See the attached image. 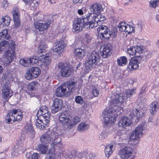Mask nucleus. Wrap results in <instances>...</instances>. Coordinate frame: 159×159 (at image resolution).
Returning <instances> with one entry per match:
<instances>
[{"label": "nucleus", "instance_id": "2", "mask_svg": "<svg viewBox=\"0 0 159 159\" xmlns=\"http://www.w3.org/2000/svg\"><path fill=\"white\" fill-rule=\"evenodd\" d=\"M40 140L43 144L50 143L51 149L54 151L60 144L61 138L58 134L52 130H49L42 135Z\"/></svg>", "mask_w": 159, "mask_h": 159}, {"label": "nucleus", "instance_id": "19", "mask_svg": "<svg viewBox=\"0 0 159 159\" xmlns=\"http://www.w3.org/2000/svg\"><path fill=\"white\" fill-rule=\"evenodd\" d=\"M141 60V58L139 57L132 58L128 66V68L130 70L136 69L139 67V64Z\"/></svg>", "mask_w": 159, "mask_h": 159}, {"label": "nucleus", "instance_id": "60", "mask_svg": "<svg viewBox=\"0 0 159 159\" xmlns=\"http://www.w3.org/2000/svg\"><path fill=\"white\" fill-rule=\"evenodd\" d=\"M3 26L2 24V17L0 18V27H2Z\"/></svg>", "mask_w": 159, "mask_h": 159}, {"label": "nucleus", "instance_id": "44", "mask_svg": "<svg viewBox=\"0 0 159 159\" xmlns=\"http://www.w3.org/2000/svg\"><path fill=\"white\" fill-rule=\"evenodd\" d=\"M127 25L125 22H121L119 23L118 26L119 30L121 32H125Z\"/></svg>", "mask_w": 159, "mask_h": 159}, {"label": "nucleus", "instance_id": "50", "mask_svg": "<svg viewBox=\"0 0 159 159\" xmlns=\"http://www.w3.org/2000/svg\"><path fill=\"white\" fill-rule=\"evenodd\" d=\"M107 133L105 131H103L99 136V138L101 140H102L107 137Z\"/></svg>", "mask_w": 159, "mask_h": 159}, {"label": "nucleus", "instance_id": "48", "mask_svg": "<svg viewBox=\"0 0 159 159\" xmlns=\"http://www.w3.org/2000/svg\"><path fill=\"white\" fill-rule=\"evenodd\" d=\"M75 100L76 103L82 105L84 102L83 98L80 96H78L75 97Z\"/></svg>", "mask_w": 159, "mask_h": 159}, {"label": "nucleus", "instance_id": "55", "mask_svg": "<svg viewBox=\"0 0 159 159\" xmlns=\"http://www.w3.org/2000/svg\"><path fill=\"white\" fill-rule=\"evenodd\" d=\"M28 5L33 7L34 6L37 7L38 6L39 4H38V2H36V1H32L31 0L30 1H29V3Z\"/></svg>", "mask_w": 159, "mask_h": 159}, {"label": "nucleus", "instance_id": "52", "mask_svg": "<svg viewBox=\"0 0 159 159\" xmlns=\"http://www.w3.org/2000/svg\"><path fill=\"white\" fill-rule=\"evenodd\" d=\"M91 93L93 95L94 97H97L99 93L98 91L95 87L93 88V89L91 91Z\"/></svg>", "mask_w": 159, "mask_h": 159}, {"label": "nucleus", "instance_id": "3", "mask_svg": "<svg viewBox=\"0 0 159 159\" xmlns=\"http://www.w3.org/2000/svg\"><path fill=\"white\" fill-rule=\"evenodd\" d=\"M97 31L100 38L102 40L108 39L111 36L115 38L117 33L116 29L113 28L111 31L109 28L104 25H100Z\"/></svg>", "mask_w": 159, "mask_h": 159}, {"label": "nucleus", "instance_id": "62", "mask_svg": "<svg viewBox=\"0 0 159 159\" xmlns=\"http://www.w3.org/2000/svg\"><path fill=\"white\" fill-rule=\"evenodd\" d=\"M23 1L26 4H29V1L28 0H23Z\"/></svg>", "mask_w": 159, "mask_h": 159}, {"label": "nucleus", "instance_id": "12", "mask_svg": "<svg viewBox=\"0 0 159 159\" xmlns=\"http://www.w3.org/2000/svg\"><path fill=\"white\" fill-rule=\"evenodd\" d=\"M40 73V69L37 67H33L27 72L25 78L27 80H30L37 77Z\"/></svg>", "mask_w": 159, "mask_h": 159}, {"label": "nucleus", "instance_id": "9", "mask_svg": "<svg viewBox=\"0 0 159 159\" xmlns=\"http://www.w3.org/2000/svg\"><path fill=\"white\" fill-rule=\"evenodd\" d=\"M81 120L80 118L78 116L71 117L62 124V126L64 130H69L72 129L76 124Z\"/></svg>", "mask_w": 159, "mask_h": 159}, {"label": "nucleus", "instance_id": "54", "mask_svg": "<svg viewBox=\"0 0 159 159\" xmlns=\"http://www.w3.org/2000/svg\"><path fill=\"white\" fill-rule=\"evenodd\" d=\"M146 88L144 87H143L141 90L140 93L139 95V97L140 98H141L143 97L144 95L145 92V91Z\"/></svg>", "mask_w": 159, "mask_h": 159}, {"label": "nucleus", "instance_id": "33", "mask_svg": "<svg viewBox=\"0 0 159 159\" xmlns=\"http://www.w3.org/2000/svg\"><path fill=\"white\" fill-rule=\"evenodd\" d=\"M19 62L21 65L25 67L30 66L31 65L30 58H24L21 59Z\"/></svg>", "mask_w": 159, "mask_h": 159}, {"label": "nucleus", "instance_id": "30", "mask_svg": "<svg viewBox=\"0 0 159 159\" xmlns=\"http://www.w3.org/2000/svg\"><path fill=\"white\" fill-rule=\"evenodd\" d=\"M128 113L131 118H133L134 116L140 117L143 114L142 112L140 111L138 109H133L132 111H128Z\"/></svg>", "mask_w": 159, "mask_h": 159}, {"label": "nucleus", "instance_id": "56", "mask_svg": "<svg viewBox=\"0 0 159 159\" xmlns=\"http://www.w3.org/2000/svg\"><path fill=\"white\" fill-rule=\"evenodd\" d=\"M143 47L141 46H138L135 48L136 53H141L143 52Z\"/></svg>", "mask_w": 159, "mask_h": 159}, {"label": "nucleus", "instance_id": "39", "mask_svg": "<svg viewBox=\"0 0 159 159\" xmlns=\"http://www.w3.org/2000/svg\"><path fill=\"white\" fill-rule=\"evenodd\" d=\"M89 127L88 124L85 123H82L79 124L78 129L80 131H83L88 129Z\"/></svg>", "mask_w": 159, "mask_h": 159}, {"label": "nucleus", "instance_id": "47", "mask_svg": "<svg viewBox=\"0 0 159 159\" xmlns=\"http://www.w3.org/2000/svg\"><path fill=\"white\" fill-rule=\"evenodd\" d=\"M159 3V0H153L150 2V6L151 7H156Z\"/></svg>", "mask_w": 159, "mask_h": 159}, {"label": "nucleus", "instance_id": "61", "mask_svg": "<svg viewBox=\"0 0 159 159\" xmlns=\"http://www.w3.org/2000/svg\"><path fill=\"white\" fill-rule=\"evenodd\" d=\"M78 12L80 15H81L83 14V11L82 10L80 9L78 10Z\"/></svg>", "mask_w": 159, "mask_h": 159}, {"label": "nucleus", "instance_id": "31", "mask_svg": "<svg viewBox=\"0 0 159 159\" xmlns=\"http://www.w3.org/2000/svg\"><path fill=\"white\" fill-rule=\"evenodd\" d=\"M48 46L45 43L44 41L41 40L40 42L39 45L38 46V52L39 53H44L46 52V49Z\"/></svg>", "mask_w": 159, "mask_h": 159}, {"label": "nucleus", "instance_id": "17", "mask_svg": "<svg viewBox=\"0 0 159 159\" xmlns=\"http://www.w3.org/2000/svg\"><path fill=\"white\" fill-rule=\"evenodd\" d=\"M11 13L15 26L16 28H18L20 25V12L18 8L17 7H14L11 11Z\"/></svg>", "mask_w": 159, "mask_h": 159}, {"label": "nucleus", "instance_id": "23", "mask_svg": "<svg viewBox=\"0 0 159 159\" xmlns=\"http://www.w3.org/2000/svg\"><path fill=\"white\" fill-rule=\"evenodd\" d=\"M66 86V89H67V93L68 95L70 94L71 92L75 91L76 88V83L73 81H69L66 83L63 84Z\"/></svg>", "mask_w": 159, "mask_h": 159}, {"label": "nucleus", "instance_id": "24", "mask_svg": "<svg viewBox=\"0 0 159 159\" xmlns=\"http://www.w3.org/2000/svg\"><path fill=\"white\" fill-rule=\"evenodd\" d=\"M67 90L65 85L63 84L56 89L55 94L57 97H61L67 94Z\"/></svg>", "mask_w": 159, "mask_h": 159}, {"label": "nucleus", "instance_id": "32", "mask_svg": "<svg viewBox=\"0 0 159 159\" xmlns=\"http://www.w3.org/2000/svg\"><path fill=\"white\" fill-rule=\"evenodd\" d=\"M74 53L77 57L79 59H81L85 56L86 52L85 50L78 48L75 50Z\"/></svg>", "mask_w": 159, "mask_h": 159}, {"label": "nucleus", "instance_id": "26", "mask_svg": "<svg viewBox=\"0 0 159 159\" xmlns=\"http://www.w3.org/2000/svg\"><path fill=\"white\" fill-rule=\"evenodd\" d=\"M39 113H40V115L44 118H47L48 120L49 118L50 117V113L48 111V108L46 106H42L40 109L39 111Z\"/></svg>", "mask_w": 159, "mask_h": 159}, {"label": "nucleus", "instance_id": "42", "mask_svg": "<svg viewBox=\"0 0 159 159\" xmlns=\"http://www.w3.org/2000/svg\"><path fill=\"white\" fill-rule=\"evenodd\" d=\"M2 20L3 26H8L10 25L11 19L9 16H3L2 17Z\"/></svg>", "mask_w": 159, "mask_h": 159}, {"label": "nucleus", "instance_id": "25", "mask_svg": "<svg viewBox=\"0 0 159 159\" xmlns=\"http://www.w3.org/2000/svg\"><path fill=\"white\" fill-rule=\"evenodd\" d=\"M71 117L69 116V112L68 111H65L62 112L59 117V120L62 124L66 121Z\"/></svg>", "mask_w": 159, "mask_h": 159}, {"label": "nucleus", "instance_id": "36", "mask_svg": "<svg viewBox=\"0 0 159 159\" xmlns=\"http://www.w3.org/2000/svg\"><path fill=\"white\" fill-rule=\"evenodd\" d=\"M24 130L25 133L29 134L32 135H34L35 134V132L33 127L30 125H28L26 126L24 128Z\"/></svg>", "mask_w": 159, "mask_h": 159}, {"label": "nucleus", "instance_id": "38", "mask_svg": "<svg viewBox=\"0 0 159 159\" xmlns=\"http://www.w3.org/2000/svg\"><path fill=\"white\" fill-rule=\"evenodd\" d=\"M113 145H109L107 146L105 149V152L106 156L109 157L112 153Z\"/></svg>", "mask_w": 159, "mask_h": 159}, {"label": "nucleus", "instance_id": "10", "mask_svg": "<svg viewBox=\"0 0 159 159\" xmlns=\"http://www.w3.org/2000/svg\"><path fill=\"white\" fill-rule=\"evenodd\" d=\"M10 48L11 49V51L8 52L6 57L4 58L3 60V62L5 66H9L14 57V52L15 48V44L14 42H11L9 49H10Z\"/></svg>", "mask_w": 159, "mask_h": 159}, {"label": "nucleus", "instance_id": "63", "mask_svg": "<svg viewBox=\"0 0 159 159\" xmlns=\"http://www.w3.org/2000/svg\"><path fill=\"white\" fill-rule=\"evenodd\" d=\"M156 20L159 22V15H157L156 16Z\"/></svg>", "mask_w": 159, "mask_h": 159}, {"label": "nucleus", "instance_id": "16", "mask_svg": "<svg viewBox=\"0 0 159 159\" xmlns=\"http://www.w3.org/2000/svg\"><path fill=\"white\" fill-rule=\"evenodd\" d=\"M56 45L53 48V52L58 53L61 54L63 51V48L66 46L67 44L65 41L61 39L55 43Z\"/></svg>", "mask_w": 159, "mask_h": 159}, {"label": "nucleus", "instance_id": "7", "mask_svg": "<svg viewBox=\"0 0 159 159\" xmlns=\"http://www.w3.org/2000/svg\"><path fill=\"white\" fill-rule=\"evenodd\" d=\"M88 18L89 19V29L97 27L99 25V23L106 19V18L104 15L100 14L97 15L89 14L88 16Z\"/></svg>", "mask_w": 159, "mask_h": 159}, {"label": "nucleus", "instance_id": "64", "mask_svg": "<svg viewBox=\"0 0 159 159\" xmlns=\"http://www.w3.org/2000/svg\"><path fill=\"white\" fill-rule=\"evenodd\" d=\"M156 46L157 47H159V40H158L156 43Z\"/></svg>", "mask_w": 159, "mask_h": 159}, {"label": "nucleus", "instance_id": "1", "mask_svg": "<svg viewBox=\"0 0 159 159\" xmlns=\"http://www.w3.org/2000/svg\"><path fill=\"white\" fill-rule=\"evenodd\" d=\"M124 97L121 94H116L111 102V105L107 110L104 111L103 116L104 118V126L105 127L108 126L111 123L114 122L116 120L117 115L112 114L117 110V108L124 102Z\"/></svg>", "mask_w": 159, "mask_h": 159}, {"label": "nucleus", "instance_id": "35", "mask_svg": "<svg viewBox=\"0 0 159 159\" xmlns=\"http://www.w3.org/2000/svg\"><path fill=\"white\" fill-rule=\"evenodd\" d=\"M117 61L118 65L120 66H123L126 64L128 62L127 59L126 57L122 56L118 58Z\"/></svg>", "mask_w": 159, "mask_h": 159}, {"label": "nucleus", "instance_id": "6", "mask_svg": "<svg viewBox=\"0 0 159 159\" xmlns=\"http://www.w3.org/2000/svg\"><path fill=\"white\" fill-rule=\"evenodd\" d=\"M22 118V113L19 109H13L9 110L6 118V122L12 123L14 121H19Z\"/></svg>", "mask_w": 159, "mask_h": 159}, {"label": "nucleus", "instance_id": "14", "mask_svg": "<svg viewBox=\"0 0 159 159\" xmlns=\"http://www.w3.org/2000/svg\"><path fill=\"white\" fill-rule=\"evenodd\" d=\"M59 68L61 69V73L62 76L64 77H68L71 74V68L68 65H65L62 63L58 64Z\"/></svg>", "mask_w": 159, "mask_h": 159}, {"label": "nucleus", "instance_id": "34", "mask_svg": "<svg viewBox=\"0 0 159 159\" xmlns=\"http://www.w3.org/2000/svg\"><path fill=\"white\" fill-rule=\"evenodd\" d=\"M48 149V146L42 144L38 145V150L42 154H45Z\"/></svg>", "mask_w": 159, "mask_h": 159}, {"label": "nucleus", "instance_id": "40", "mask_svg": "<svg viewBox=\"0 0 159 159\" xmlns=\"http://www.w3.org/2000/svg\"><path fill=\"white\" fill-rule=\"evenodd\" d=\"M35 125L36 127L40 129H43L45 128V125H43V120L37 119L36 120Z\"/></svg>", "mask_w": 159, "mask_h": 159}, {"label": "nucleus", "instance_id": "45", "mask_svg": "<svg viewBox=\"0 0 159 159\" xmlns=\"http://www.w3.org/2000/svg\"><path fill=\"white\" fill-rule=\"evenodd\" d=\"M134 32V27L132 25H126V27L125 32H127L128 33Z\"/></svg>", "mask_w": 159, "mask_h": 159}, {"label": "nucleus", "instance_id": "21", "mask_svg": "<svg viewBox=\"0 0 159 159\" xmlns=\"http://www.w3.org/2000/svg\"><path fill=\"white\" fill-rule=\"evenodd\" d=\"M90 8L92 13L90 14L97 15L100 14L102 10L101 5L98 3H95L90 6Z\"/></svg>", "mask_w": 159, "mask_h": 159}, {"label": "nucleus", "instance_id": "58", "mask_svg": "<svg viewBox=\"0 0 159 159\" xmlns=\"http://www.w3.org/2000/svg\"><path fill=\"white\" fill-rule=\"evenodd\" d=\"M85 37L86 38V41L88 43L91 42L92 38L90 36L89 34H85Z\"/></svg>", "mask_w": 159, "mask_h": 159}, {"label": "nucleus", "instance_id": "41", "mask_svg": "<svg viewBox=\"0 0 159 159\" xmlns=\"http://www.w3.org/2000/svg\"><path fill=\"white\" fill-rule=\"evenodd\" d=\"M39 59L40 61L46 63H49L50 61V57L44 55L40 56Z\"/></svg>", "mask_w": 159, "mask_h": 159}, {"label": "nucleus", "instance_id": "13", "mask_svg": "<svg viewBox=\"0 0 159 159\" xmlns=\"http://www.w3.org/2000/svg\"><path fill=\"white\" fill-rule=\"evenodd\" d=\"M133 150L129 146H125L120 150L119 154L123 159H126L130 157L132 154Z\"/></svg>", "mask_w": 159, "mask_h": 159}, {"label": "nucleus", "instance_id": "49", "mask_svg": "<svg viewBox=\"0 0 159 159\" xmlns=\"http://www.w3.org/2000/svg\"><path fill=\"white\" fill-rule=\"evenodd\" d=\"M135 90L134 89H130L127 91L126 93L127 98H129L134 94Z\"/></svg>", "mask_w": 159, "mask_h": 159}, {"label": "nucleus", "instance_id": "57", "mask_svg": "<svg viewBox=\"0 0 159 159\" xmlns=\"http://www.w3.org/2000/svg\"><path fill=\"white\" fill-rule=\"evenodd\" d=\"M50 117L49 118V119H48V120H47V118H44V120H43V125H45V127L46 126L48 127V126L49 125V121L50 119Z\"/></svg>", "mask_w": 159, "mask_h": 159}, {"label": "nucleus", "instance_id": "59", "mask_svg": "<svg viewBox=\"0 0 159 159\" xmlns=\"http://www.w3.org/2000/svg\"><path fill=\"white\" fill-rule=\"evenodd\" d=\"M83 0H73V2L74 3H81L82 2Z\"/></svg>", "mask_w": 159, "mask_h": 159}, {"label": "nucleus", "instance_id": "5", "mask_svg": "<svg viewBox=\"0 0 159 159\" xmlns=\"http://www.w3.org/2000/svg\"><path fill=\"white\" fill-rule=\"evenodd\" d=\"M89 22L88 16L86 17L76 18L75 20L73 23V31L77 33L81 31L84 27L89 29Z\"/></svg>", "mask_w": 159, "mask_h": 159}, {"label": "nucleus", "instance_id": "43", "mask_svg": "<svg viewBox=\"0 0 159 159\" xmlns=\"http://www.w3.org/2000/svg\"><path fill=\"white\" fill-rule=\"evenodd\" d=\"M39 154L37 153H34L31 156L30 153L26 155V159H39Z\"/></svg>", "mask_w": 159, "mask_h": 159}, {"label": "nucleus", "instance_id": "51", "mask_svg": "<svg viewBox=\"0 0 159 159\" xmlns=\"http://www.w3.org/2000/svg\"><path fill=\"white\" fill-rule=\"evenodd\" d=\"M36 83L37 82L35 81H33L30 83L28 86L29 89L31 90H34Z\"/></svg>", "mask_w": 159, "mask_h": 159}, {"label": "nucleus", "instance_id": "53", "mask_svg": "<svg viewBox=\"0 0 159 159\" xmlns=\"http://www.w3.org/2000/svg\"><path fill=\"white\" fill-rule=\"evenodd\" d=\"M39 57H33L32 58H30L31 60V64H34L38 62V61L39 60Z\"/></svg>", "mask_w": 159, "mask_h": 159}, {"label": "nucleus", "instance_id": "20", "mask_svg": "<svg viewBox=\"0 0 159 159\" xmlns=\"http://www.w3.org/2000/svg\"><path fill=\"white\" fill-rule=\"evenodd\" d=\"M26 150L25 145L22 144V145H16L13 148L11 152L12 156L16 157L20 152H24Z\"/></svg>", "mask_w": 159, "mask_h": 159}, {"label": "nucleus", "instance_id": "11", "mask_svg": "<svg viewBox=\"0 0 159 159\" xmlns=\"http://www.w3.org/2000/svg\"><path fill=\"white\" fill-rule=\"evenodd\" d=\"M37 21H40L34 23V27L35 29L40 31L46 30L50 26L51 24V21L49 20L43 21L38 19Z\"/></svg>", "mask_w": 159, "mask_h": 159}, {"label": "nucleus", "instance_id": "29", "mask_svg": "<svg viewBox=\"0 0 159 159\" xmlns=\"http://www.w3.org/2000/svg\"><path fill=\"white\" fill-rule=\"evenodd\" d=\"M10 89L8 84H5L2 89V92L3 94V98H6L9 97H11V95L10 94Z\"/></svg>", "mask_w": 159, "mask_h": 159}, {"label": "nucleus", "instance_id": "15", "mask_svg": "<svg viewBox=\"0 0 159 159\" xmlns=\"http://www.w3.org/2000/svg\"><path fill=\"white\" fill-rule=\"evenodd\" d=\"M112 46L110 43H108L102 46L101 48V54L103 58H106L111 55Z\"/></svg>", "mask_w": 159, "mask_h": 159}, {"label": "nucleus", "instance_id": "37", "mask_svg": "<svg viewBox=\"0 0 159 159\" xmlns=\"http://www.w3.org/2000/svg\"><path fill=\"white\" fill-rule=\"evenodd\" d=\"M6 38L7 40L10 39L11 37L8 34V31L7 29L3 30L0 32V39L1 38Z\"/></svg>", "mask_w": 159, "mask_h": 159}, {"label": "nucleus", "instance_id": "4", "mask_svg": "<svg viewBox=\"0 0 159 159\" xmlns=\"http://www.w3.org/2000/svg\"><path fill=\"white\" fill-rule=\"evenodd\" d=\"M100 58L98 52L94 51L88 53L85 63L86 68L88 69L95 66L99 62Z\"/></svg>", "mask_w": 159, "mask_h": 159}, {"label": "nucleus", "instance_id": "8", "mask_svg": "<svg viewBox=\"0 0 159 159\" xmlns=\"http://www.w3.org/2000/svg\"><path fill=\"white\" fill-rule=\"evenodd\" d=\"M144 128L143 124L139 125L135 129L134 131L130 135L129 142H131V143L133 145H136L139 143V138L142 135Z\"/></svg>", "mask_w": 159, "mask_h": 159}, {"label": "nucleus", "instance_id": "22", "mask_svg": "<svg viewBox=\"0 0 159 159\" xmlns=\"http://www.w3.org/2000/svg\"><path fill=\"white\" fill-rule=\"evenodd\" d=\"M132 123L130 119L127 117L121 118L118 123L119 127L125 128L126 126H129Z\"/></svg>", "mask_w": 159, "mask_h": 159}, {"label": "nucleus", "instance_id": "18", "mask_svg": "<svg viewBox=\"0 0 159 159\" xmlns=\"http://www.w3.org/2000/svg\"><path fill=\"white\" fill-rule=\"evenodd\" d=\"M62 102L60 98L55 99L51 107L52 112L54 114L59 111L61 108Z\"/></svg>", "mask_w": 159, "mask_h": 159}, {"label": "nucleus", "instance_id": "27", "mask_svg": "<svg viewBox=\"0 0 159 159\" xmlns=\"http://www.w3.org/2000/svg\"><path fill=\"white\" fill-rule=\"evenodd\" d=\"M14 42L12 41H9L8 42L6 40H3L1 41L0 43V52L2 51L3 50H5V49H7V48L8 47V52H10L11 51V48L9 49L10 44L11 43V42Z\"/></svg>", "mask_w": 159, "mask_h": 159}, {"label": "nucleus", "instance_id": "46", "mask_svg": "<svg viewBox=\"0 0 159 159\" xmlns=\"http://www.w3.org/2000/svg\"><path fill=\"white\" fill-rule=\"evenodd\" d=\"M135 48L133 47H130L129 48H128L127 52L130 55H134L136 54Z\"/></svg>", "mask_w": 159, "mask_h": 159}, {"label": "nucleus", "instance_id": "28", "mask_svg": "<svg viewBox=\"0 0 159 159\" xmlns=\"http://www.w3.org/2000/svg\"><path fill=\"white\" fill-rule=\"evenodd\" d=\"M159 108V103L156 101L152 102L150 105L149 110L152 115L155 114Z\"/></svg>", "mask_w": 159, "mask_h": 159}]
</instances>
